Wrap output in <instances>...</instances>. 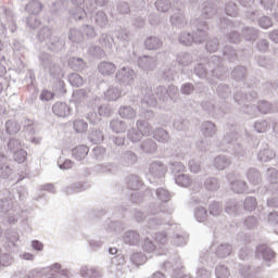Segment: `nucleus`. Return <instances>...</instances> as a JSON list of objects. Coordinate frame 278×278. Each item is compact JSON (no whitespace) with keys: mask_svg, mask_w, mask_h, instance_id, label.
I'll return each instance as SVG.
<instances>
[{"mask_svg":"<svg viewBox=\"0 0 278 278\" xmlns=\"http://www.w3.org/2000/svg\"><path fill=\"white\" fill-rule=\"evenodd\" d=\"M25 199H27V188L23 186L12 190L4 188L0 191V212L7 214L5 220L9 225L18 223L21 211L16 208V203Z\"/></svg>","mask_w":278,"mask_h":278,"instance_id":"nucleus-1","label":"nucleus"},{"mask_svg":"<svg viewBox=\"0 0 278 278\" xmlns=\"http://www.w3.org/2000/svg\"><path fill=\"white\" fill-rule=\"evenodd\" d=\"M194 75L200 77V79H207L208 84L211 86H214L216 81L215 79H219V81H223L227 79V67L223 65V58L218 55H212L206 65L203 63H198L195 67L193 68ZM212 75L214 78H208L207 75Z\"/></svg>","mask_w":278,"mask_h":278,"instance_id":"nucleus-2","label":"nucleus"},{"mask_svg":"<svg viewBox=\"0 0 278 278\" xmlns=\"http://www.w3.org/2000/svg\"><path fill=\"white\" fill-rule=\"evenodd\" d=\"M238 139V125L228 123L226 125L224 139L217 147L219 151L230 153V155H235L237 160H244V157H247V147L240 143V140Z\"/></svg>","mask_w":278,"mask_h":278,"instance_id":"nucleus-3","label":"nucleus"},{"mask_svg":"<svg viewBox=\"0 0 278 278\" xmlns=\"http://www.w3.org/2000/svg\"><path fill=\"white\" fill-rule=\"evenodd\" d=\"M192 34L188 31L180 33L178 40L184 47H191L194 42L195 45H201L207 38V31L210 30V25L203 18L198 17L191 20Z\"/></svg>","mask_w":278,"mask_h":278,"instance_id":"nucleus-4","label":"nucleus"},{"mask_svg":"<svg viewBox=\"0 0 278 278\" xmlns=\"http://www.w3.org/2000/svg\"><path fill=\"white\" fill-rule=\"evenodd\" d=\"M253 88V85H250L249 83H245L243 87L233 94V101L238 105H242L241 112L243 114H248V116H251L252 118H255L257 116V106L251 105L248 103H251V101H254V99L257 97V91L251 89Z\"/></svg>","mask_w":278,"mask_h":278,"instance_id":"nucleus-5","label":"nucleus"},{"mask_svg":"<svg viewBox=\"0 0 278 278\" xmlns=\"http://www.w3.org/2000/svg\"><path fill=\"white\" fill-rule=\"evenodd\" d=\"M148 212L150 216L148 217V228L160 229L162 225L165 227H170V214H173V208H167L165 204H149Z\"/></svg>","mask_w":278,"mask_h":278,"instance_id":"nucleus-6","label":"nucleus"},{"mask_svg":"<svg viewBox=\"0 0 278 278\" xmlns=\"http://www.w3.org/2000/svg\"><path fill=\"white\" fill-rule=\"evenodd\" d=\"M79 274L73 271V269H62V264L54 263L50 268L46 269H33L25 277L26 278H71Z\"/></svg>","mask_w":278,"mask_h":278,"instance_id":"nucleus-7","label":"nucleus"},{"mask_svg":"<svg viewBox=\"0 0 278 278\" xmlns=\"http://www.w3.org/2000/svg\"><path fill=\"white\" fill-rule=\"evenodd\" d=\"M40 68L49 73L50 77L58 79L62 77V66L58 64L55 56L49 52H39L37 55Z\"/></svg>","mask_w":278,"mask_h":278,"instance_id":"nucleus-8","label":"nucleus"},{"mask_svg":"<svg viewBox=\"0 0 278 278\" xmlns=\"http://www.w3.org/2000/svg\"><path fill=\"white\" fill-rule=\"evenodd\" d=\"M141 94L143 96L142 102L151 108L157 105V101L160 103H168V89L164 86H157L154 89V93L151 87L141 88Z\"/></svg>","mask_w":278,"mask_h":278,"instance_id":"nucleus-9","label":"nucleus"},{"mask_svg":"<svg viewBox=\"0 0 278 278\" xmlns=\"http://www.w3.org/2000/svg\"><path fill=\"white\" fill-rule=\"evenodd\" d=\"M134 79H136V72L129 66L121 67L115 73V81L118 86H131Z\"/></svg>","mask_w":278,"mask_h":278,"instance_id":"nucleus-10","label":"nucleus"},{"mask_svg":"<svg viewBox=\"0 0 278 278\" xmlns=\"http://www.w3.org/2000/svg\"><path fill=\"white\" fill-rule=\"evenodd\" d=\"M169 242H172L174 247H185V244H188V235L181 231L179 224H172L169 226Z\"/></svg>","mask_w":278,"mask_h":278,"instance_id":"nucleus-11","label":"nucleus"},{"mask_svg":"<svg viewBox=\"0 0 278 278\" xmlns=\"http://www.w3.org/2000/svg\"><path fill=\"white\" fill-rule=\"evenodd\" d=\"M2 142L1 149L5 153V155H12L16 153V151L21 150L22 143L21 139L16 137H0Z\"/></svg>","mask_w":278,"mask_h":278,"instance_id":"nucleus-12","label":"nucleus"},{"mask_svg":"<svg viewBox=\"0 0 278 278\" xmlns=\"http://www.w3.org/2000/svg\"><path fill=\"white\" fill-rule=\"evenodd\" d=\"M167 170L168 168L166 167V165H164V163L160 161L153 162L150 165L149 175H148L150 179V184H154L155 179H162V177L166 175Z\"/></svg>","mask_w":278,"mask_h":278,"instance_id":"nucleus-13","label":"nucleus"},{"mask_svg":"<svg viewBox=\"0 0 278 278\" xmlns=\"http://www.w3.org/2000/svg\"><path fill=\"white\" fill-rule=\"evenodd\" d=\"M157 255H165L167 257V260L163 263V268H173V270H177V268H181V265H176L179 264V255H177L175 253L174 250H168V249H163L160 253L156 254Z\"/></svg>","mask_w":278,"mask_h":278,"instance_id":"nucleus-14","label":"nucleus"},{"mask_svg":"<svg viewBox=\"0 0 278 278\" xmlns=\"http://www.w3.org/2000/svg\"><path fill=\"white\" fill-rule=\"evenodd\" d=\"M52 114L58 118H68L73 114V108L66 102H55L52 105Z\"/></svg>","mask_w":278,"mask_h":278,"instance_id":"nucleus-15","label":"nucleus"},{"mask_svg":"<svg viewBox=\"0 0 278 278\" xmlns=\"http://www.w3.org/2000/svg\"><path fill=\"white\" fill-rule=\"evenodd\" d=\"M46 45L51 53H62L64 47H66V41L62 37L54 35Z\"/></svg>","mask_w":278,"mask_h":278,"instance_id":"nucleus-16","label":"nucleus"},{"mask_svg":"<svg viewBox=\"0 0 278 278\" xmlns=\"http://www.w3.org/2000/svg\"><path fill=\"white\" fill-rule=\"evenodd\" d=\"M201 108L204 112H207L213 118H223L225 116V110L214 105L212 101H202Z\"/></svg>","mask_w":278,"mask_h":278,"instance_id":"nucleus-17","label":"nucleus"},{"mask_svg":"<svg viewBox=\"0 0 278 278\" xmlns=\"http://www.w3.org/2000/svg\"><path fill=\"white\" fill-rule=\"evenodd\" d=\"M267 179L269 181V186L267 187V192H271V194H278V170L275 167H269L267 169Z\"/></svg>","mask_w":278,"mask_h":278,"instance_id":"nucleus-18","label":"nucleus"},{"mask_svg":"<svg viewBox=\"0 0 278 278\" xmlns=\"http://www.w3.org/2000/svg\"><path fill=\"white\" fill-rule=\"evenodd\" d=\"M216 12H218L216 1L207 0L201 5L202 18H212L213 16H216Z\"/></svg>","mask_w":278,"mask_h":278,"instance_id":"nucleus-19","label":"nucleus"},{"mask_svg":"<svg viewBox=\"0 0 278 278\" xmlns=\"http://www.w3.org/2000/svg\"><path fill=\"white\" fill-rule=\"evenodd\" d=\"M89 15L91 22L101 29H105V27H108L110 21L108 20V14H105L104 11H94L93 13H89Z\"/></svg>","mask_w":278,"mask_h":278,"instance_id":"nucleus-20","label":"nucleus"},{"mask_svg":"<svg viewBox=\"0 0 278 278\" xmlns=\"http://www.w3.org/2000/svg\"><path fill=\"white\" fill-rule=\"evenodd\" d=\"M97 175H116L118 173V165L116 163L98 164L93 167Z\"/></svg>","mask_w":278,"mask_h":278,"instance_id":"nucleus-21","label":"nucleus"},{"mask_svg":"<svg viewBox=\"0 0 278 278\" xmlns=\"http://www.w3.org/2000/svg\"><path fill=\"white\" fill-rule=\"evenodd\" d=\"M138 66L142 71H153L157 66V60L155 56L142 55L138 59Z\"/></svg>","mask_w":278,"mask_h":278,"instance_id":"nucleus-22","label":"nucleus"},{"mask_svg":"<svg viewBox=\"0 0 278 278\" xmlns=\"http://www.w3.org/2000/svg\"><path fill=\"white\" fill-rule=\"evenodd\" d=\"M262 273V267L260 266H251V265H243L239 268V274L243 278H257V275Z\"/></svg>","mask_w":278,"mask_h":278,"instance_id":"nucleus-23","label":"nucleus"},{"mask_svg":"<svg viewBox=\"0 0 278 278\" xmlns=\"http://www.w3.org/2000/svg\"><path fill=\"white\" fill-rule=\"evenodd\" d=\"M256 257H258V260H264V262H270V260L275 258V251L266 244H260L256 248Z\"/></svg>","mask_w":278,"mask_h":278,"instance_id":"nucleus-24","label":"nucleus"},{"mask_svg":"<svg viewBox=\"0 0 278 278\" xmlns=\"http://www.w3.org/2000/svg\"><path fill=\"white\" fill-rule=\"evenodd\" d=\"M66 10H68V2L65 0H58L52 3L50 14H52V16H64Z\"/></svg>","mask_w":278,"mask_h":278,"instance_id":"nucleus-25","label":"nucleus"},{"mask_svg":"<svg viewBox=\"0 0 278 278\" xmlns=\"http://www.w3.org/2000/svg\"><path fill=\"white\" fill-rule=\"evenodd\" d=\"M154 5L157 10V12H168V10H170V8H173L174 10H181V2L177 1L176 5L175 3L173 4L170 2V0H156L154 2Z\"/></svg>","mask_w":278,"mask_h":278,"instance_id":"nucleus-26","label":"nucleus"},{"mask_svg":"<svg viewBox=\"0 0 278 278\" xmlns=\"http://www.w3.org/2000/svg\"><path fill=\"white\" fill-rule=\"evenodd\" d=\"M122 92L123 88L119 85H112L104 91V99L105 101H118Z\"/></svg>","mask_w":278,"mask_h":278,"instance_id":"nucleus-27","label":"nucleus"},{"mask_svg":"<svg viewBox=\"0 0 278 278\" xmlns=\"http://www.w3.org/2000/svg\"><path fill=\"white\" fill-rule=\"evenodd\" d=\"M123 242L129 247H136L140 244V233L136 230H127L123 235Z\"/></svg>","mask_w":278,"mask_h":278,"instance_id":"nucleus-28","label":"nucleus"},{"mask_svg":"<svg viewBox=\"0 0 278 278\" xmlns=\"http://www.w3.org/2000/svg\"><path fill=\"white\" fill-rule=\"evenodd\" d=\"M164 41L157 36H149L144 40V47L148 51H157L159 49H162Z\"/></svg>","mask_w":278,"mask_h":278,"instance_id":"nucleus-29","label":"nucleus"},{"mask_svg":"<svg viewBox=\"0 0 278 278\" xmlns=\"http://www.w3.org/2000/svg\"><path fill=\"white\" fill-rule=\"evenodd\" d=\"M24 12L28 15L38 16L42 12V2L40 0H31L24 7Z\"/></svg>","mask_w":278,"mask_h":278,"instance_id":"nucleus-30","label":"nucleus"},{"mask_svg":"<svg viewBox=\"0 0 278 278\" xmlns=\"http://www.w3.org/2000/svg\"><path fill=\"white\" fill-rule=\"evenodd\" d=\"M153 197V189L148 188L143 193L135 191L130 194V201L135 204H140L143 201H147Z\"/></svg>","mask_w":278,"mask_h":278,"instance_id":"nucleus-31","label":"nucleus"},{"mask_svg":"<svg viewBox=\"0 0 278 278\" xmlns=\"http://www.w3.org/2000/svg\"><path fill=\"white\" fill-rule=\"evenodd\" d=\"M67 64L72 71L76 72L85 71L88 67V63H86V61L79 56H71Z\"/></svg>","mask_w":278,"mask_h":278,"instance_id":"nucleus-32","label":"nucleus"},{"mask_svg":"<svg viewBox=\"0 0 278 278\" xmlns=\"http://www.w3.org/2000/svg\"><path fill=\"white\" fill-rule=\"evenodd\" d=\"M98 71L103 75V77H110L116 73V64L110 61H103L98 65Z\"/></svg>","mask_w":278,"mask_h":278,"instance_id":"nucleus-33","label":"nucleus"},{"mask_svg":"<svg viewBox=\"0 0 278 278\" xmlns=\"http://www.w3.org/2000/svg\"><path fill=\"white\" fill-rule=\"evenodd\" d=\"M54 36L53 28L43 26L38 30L36 38L39 40V42H46L47 45Z\"/></svg>","mask_w":278,"mask_h":278,"instance_id":"nucleus-34","label":"nucleus"},{"mask_svg":"<svg viewBox=\"0 0 278 278\" xmlns=\"http://www.w3.org/2000/svg\"><path fill=\"white\" fill-rule=\"evenodd\" d=\"M230 188L236 194H250L249 185L244 180H235L230 182Z\"/></svg>","mask_w":278,"mask_h":278,"instance_id":"nucleus-35","label":"nucleus"},{"mask_svg":"<svg viewBox=\"0 0 278 278\" xmlns=\"http://www.w3.org/2000/svg\"><path fill=\"white\" fill-rule=\"evenodd\" d=\"M201 131L205 138H214L218 129L216 128V124L212 121H205L201 125Z\"/></svg>","mask_w":278,"mask_h":278,"instance_id":"nucleus-36","label":"nucleus"},{"mask_svg":"<svg viewBox=\"0 0 278 278\" xmlns=\"http://www.w3.org/2000/svg\"><path fill=\"white\" fill-rule=\"evenodd\" d=\"M230 75L235 81H244L247 75H249V70L244 65H238L231 71Z\"/></svg>","mask_w":278,"mask_h":278,"instance_id":"nucleus-37","label":"nucleus"},{"mask_svg":"<svg viewBox=\"0 0 278 278\" xmlns=\"http://www.w3.org/2000/svg\"><path fill=\"white\" fill-rule=\"evenodd\" d=\"M88 14H90L88 10L81 7H75L74 9L70 10V16L76 21V23H81L84 18H88Z\"/></svg>","mask_w":278,"mask_h":278,"instance_id":"nucleus-38","label":"nucleus"},{"mask_svg":"<svg viewBox=\"0 0 278 278\" xmlns=\"http://www.w3.org/2000/svg\"><path fill=\"white\" fill-rule=\"evenodd\" d=\"M4 129L5 134L12 138L21 131V124L16 119H9L4 124Z\"/></svg>","mask_w":278,"mask_h":278,"instance_id":"nucleus-39","label":"nucleus"},{"mask_svg":"<svg viewBox=\"0 0 278 278\" xmlns=\"http://www.w3.org/2000/svg\"><path fill=\"white\" fill-rule=\"evenodd\" d=\"M121 162L124 166H132L138 162V154L131 150H126L121 155Z\"/></svg>","mask_w":278,"mask_h":278,"instance_id":"nucleus-40","label":"nucleus"},{"mask_svg":"<svg viewBox=\"0 0 278 278\" xmlns=\"http://www.w3.org/2000/svg\"><path fill=\"white\" fill-rule=\"evenodd\" d=\"M88 188H89V185H87V182L78 181L65 187L64 192L67 195L77 194L79 192H84V190H88Z\"/></svg>","mask_w":278,"mask_h":278,"instance_id":"nucleus-41","label":"nucleus"},{"mask_svg":"<svg viewBox=\"0 0 278 278\" xmlns=\"http://www.w3.org/2000/svg\"><path fill=\"white\" fill-rule=\"evenodd\" d=\"M177 12L178 13H174L170 16V23L174 25V27H179L181 29L188 25V20L186 18V15L181 13V9L177 10Z\"/></svg>","mask_w":278,"mask_h":278,"instance_id":"nucleus-42","label":"nucleus"},{"mask_svg":"<svg viewBox=\"0 0 278 278\" xmlns=\"http://www.w3.org/2000/svg\"><path fill=\"white\" fill-rule=\"evenodd\" d=\"M104 229L108 233H121V231L125 229V226L118 220L112 222L111 219H108L104 223Z\"/></svg>","mask_w":278,"mask_h":278,"instance_id":"nucleus-43","label":"nucleus"},{"mask_svg":"<svg viewBox=\"0 0 278 278\" xmlns=\"http://www.w3.org/2000/svg\"><path fill=\"white\" fill-rule=\"evenodd\" d=\"M80 277L83 278H101L103 275L97 267L84 266L80 268Z\"/></svg>","mask_w":278,"mask_h":278,"instance_id":"nucleus-44","label":"nucleus"},{"mask_svg":"<svg viewBox=\"0 0 278 278\" xmlns=\"http://www.w3.org/2000/svg\"><path fill=\"white\" fill-rule=\"evenodd\" d=\"M89 152L90 149L87 146H77L72 150V156L74 160L81 162V160H86V157H88Z\"/></svg>","mask_w":278,"mask_h":278,"instance_id":"nucleus-45","label":"nucleus"},{"mask_svg":"<svg viewBox=\"0 0 278 278\" xmlns=\"http://www.w3.org/2000/svg\"><path fill=\"white\" fill-rule=\"evenodd\" d=\"M242 36L248 42H253L257 40L260 36V30H257V28L253 26H247L242 29Z\"/></svg>","mask_w":278,"mask_h":278,"instance_id":"nucleus-46","label":"nucleus"},{"mask_svg":"<svg viewBox=\"0 0 278 278\" xmlns=\"http://www.w3.org/2000/svg\"><path fill=\"white\" fill-rule=\"evenodd\" d=\"M109 255L113 256L111 257L113 266H123L125 264V256L116 248H109Z\"/></svg>","mask_w":278,"mask_h":278,"instance_id":"nucleus-47","label":"nucleus"},{"mask_svg":"<svg viewBox=\"0 0 278 278\" xmlns=\"http://www.w3.org/2000/svg\"><path fill=\"white\" fill-rule=\"evenodd\" d=\"M140 149H141V151H143V153L153 155V153H155V151H157V143L155 142V140L149 138L141 142Z\"/></svg>","mask_w":278,"mask_h":278,"instance_id":"nucleus-48","label":"nucleus"},{"mask_svg":"<svg viewBox=\"0 0 278 278\" xmlns=\"http://www.w3.org/2000/svg\"><path fill=\"white\" fill-rule=\"evenodd\" d=\"M89 93H90V90L88 89H77L73 91V99L75 103L86 105Z\"/></svg>","mask_w":278,"mask_h":278,"instance_id":"nucleus-49","label":"nucleus"},{"mask_svg":"<svg viewBox=\"0 0 278 278\" xmlns=\"http://www.w3.org/2000/svg\"><path fill=\"white\" fill-rule=\"evenodd\" d=\"M127 188L129 190H140L142 188V179H140V176L138 175H129L126 178Z\"/></svg>","mask_w":278,"mask_h":278,"instance_id":"nucleus-50","label":"nucleus"},{"mask_svg":"<svg viewBox=\"0 0 278 278\" xmlns=\"http://www.w3.org/2000/svg\"><path fill=\"white\" fill-rule=\"evenodd\" d=\"M115 37L119 42H123V47H127L130 38H131V31L127 28H117L115 30Z\"/></svg>","mask_w":278,"mask_h":278,"instance_id":"nucleus-51","label":"nucleus"},{"mask_svg":"<svg viewBox=\"0 0 278 278\" xmlns=\"http://www.w3.org/2000/svg\"><path fill=\"white\" fill-rule=\"evenodd\" d=\"M110 0H88L86 3V10L89 14H94L97 8H105Z\"/></svg>","mask_w":278,"mask_h":278,"instance_id":"nucleus-52","label":"nucleus"},{"mask_svg":"<svg viewBox=\"0 0 278 278\" xmlns=\"http://www.w3.org/2000/svg\"><path fill=\"white\" fill-rule=\"evenodd\" d=\"M247 178L252 186H260V184H262V174L256 168L248 169Z\"/></svg>","mask_w":278,"mask_h":278,"instance_id":"nucleus-53","label":"nucleus"},{"mask_svg":"<svg viewBox=\"0 0 278 278\" xmlns=\"http://www.w3.org/2000/svg\"><path fill=\"white\" fill-rule=\"evenodd\" d=\"M110 128L114 134H124V131H127V123L123 119H112L110 122Z\"/></svg>","mask_w":278,"mask_h":278,"instance_id":"nucleus-54","label":"nucleus"},{"mask_svg":"<svg viewBox=\"0 0 278 278\" xmlns=\"http://www.w3.org/2000/svg\"><path fill=\"white\" fill-rule=\"evenodd\" d=\"M137 129L141 132V136H151L153 134V127L144 119H139L136 123Z\"/></svg>","mask_w":278,"mask_h":278,"instance_id":"nucleus-55","label":"nucleus"},{"mask_svg":"<svg viewBox=\"0 0 278 278\" xmlns=\"http://www.w3.org/2000/svg\"><path fill=\"white\" fill-rule=\"evenodd\" d=\"M231 165V159L225 155H218L214 160V166L217 170H225L228 166Z\"/></svg>","mask_w":278,"mask_h":278,"instance_id":"nucleus-56","label":"nucleus"},{"mask_svg":"<svg viewBox=\"0 0 278 278\" xmlns=\"http://www.w3.org/2000/svg\"><path fill=\"white\" fill-rule=\"evenodd\" d=\"M24 23L27 25L29 29H38L42 22L38 18V15H24Z\"/></svg>","mask_w":278,"mask_h":278,"instance_id":"nucleus-57","label":"nucleus"},{"mask_svg":"<svg viewBox=\"0 0 278 278\" xmlns=\"http://www.w3.org/2000/svg\"><path fill=\"white\" fill-rule=\"evenodd\" d=\"M67 38L71 42L79 45L84 40V33L77 28H70L67 33Z\"/></svg>","mask_w":278,"mask_h":278,"instance_id":"nucleus-58","label":"nucleus"},{"mask_svg":"<svg viewBox=\"0 0 278 278\" xmlns=\"http://www.w3.org/2000/svg\"><path fill=\"white\" fill-rule=\"evenodd\" d=\"M231 251H233V247L229 243H222L217 247L216 255L217 257H229L231 255Z\"/></svg>","mask_w":278,"mask_h":278,"instance_id":"nucleus-59","label":"nucleus"},{"mask_svg":"<svg viewBox=\"0 0 278 278\" xmlns=\"http://www.w3.org/2000/svg\"><path fill=\"white\" fill-rule=\"evenodd\" d=\"M118 115L121 118L131 119L136 118V110L129 105L121 106L118 110Z\"/></svg>","mask_w":278,"mask_h":278,"instance_id":"nucleus-60","label":"nucleus"},{"mask_svg":"<svg viewBox=\"0 0 278 278\" xmlns=\"http://www.w3.org/2000/svg\"><path fill=\"white\" fill-rule=\"evenodd\" d=\"M153 138L157 140V142H167L170 140V135L164 128H156L153 130Z\"/></svg>","mask_w":278,"mask_h":278,"instance_id":"nucleus-61","label":"nucleus"},{"mask_svg":"<svg viewBox=\"0 0 278 278\" xmlns=\"http://www.w3.org/2000/svg\"><path fill=\"white\" fill-rule=\"evenodd\" d=\"M216 92L219 99L225 101L231 96V88H229V85L227 84H219L216 88Z\"/></svg>","mask_w":278,"mask_h":278,"instance_id":"nucleus-62","label":"nucleus"},{"mask_svg":"<svg viewBox=\"0 0 278 278\" xmlns=\"http://www.w3.org/2000/svg\"><path fill=\"white\" fill-rule=\"evenodd\" d=\"M179 66H190L192 64V55L188 52H179L176 56Z\"/></svg>","mask_w":278,"mask_h":278,"instance_id":"nucleus-63","label":"nucleus"},{"mask_svg":"<svg viewBox=\"0 0 278 278\" xmlns=\"http://www.w3.org/2000/svg\"><path fill=\"white\" fill-rule=\"evenodd\" d=\"M274 157L275 153L273 152V150H270V148H265L261 150L257 154V160L260 162H270V160H274Z\"/></svg>","mask_w":278,"mask_h":278,"instance_id":"nucleus-64","label":"nucleus"}]
</instances>
